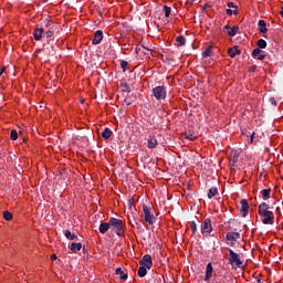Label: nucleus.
<instances>
[{
  "label": "nucleus",
  "mask_w": 283,
  "mask_h": 283,
  "mask_svg": "<svg viewBox=\"0 0 283 283\" xmlns=\"http://www.w3.org/2000/svg\"><path fill=\"white\" fill-rule=\"evenodd\" d=\"M151 92L156 101H165L167 98V88L165 86H156Z\"/></svg>",
  "instance_id": "nucleus-4"
},
{
  "label": "nucleus",
  "mask_w": 283,
  "mask_h": 283,
  "mask_svg": "<svg viewBox=\"0 0 283 283\" xmlns=\"http://www.w3.org/2000/svg\"><path fill=\"white\" fill-rule=\"evenodd\" d=\"M212 275H213V264L208 263L206 266L205 282H209Z\"/></svg>",
  "instance_id": "nucleus-12"
},
{
  "label": "nucleus",
  "mask_w": 283,
  "mask_h": 283,
  "mask_svg": "<svg viewBox=\"0 0 283 283\" xmlns=\"http://www.w3.org/2000/svg\"><path fill=\"white\" fill-rule=\"evenodd\" d=\"M261 195L263 197V200H269V198H271V188L269 189H263L261 191Z\"/></svg>",
  "instance_id": "nucleus-25"
},
{
  "label": "nucleus",
  "mask_w": 283,
  "mask_h": 283,
  "mask_svg": "<svg viewBox=\"0 0 283 283\" xmlns=\"http://www.w3.org/2000/svg\"><path fill=\"white\" fill-rule=\"evenodd\" d=\"M280 14L283 18V7L281 8Z\"/></svg>",
  "instance_id": "nucleus-46"
},
{
  "label": "nucleus",
  "mask_w": 283,
  "mask_h": 283,
  "mask_svg": "<svg viewBox=\"0 0 283 283\" xmlns=\"http://www.w3.org/2000/svg\"><path fill=\"white\" fill-rule=\"evenodd\" d=\"M147 147L148 149H156L158 147V139H156V137H150Z\"/></svg>",
  "instance_id": "nucleus-17"
},
{
  "label": "nucleus",
  "mask_w": 283,
  "mask_h": 283,
  "mask_svg": "<svg viewBox=\"0 0 283 283\" xmlns=\"http://www.w3.org/2000/svg\"><path fill=\"white\" fill-rule=\"evenodd\" d=\"M226 14H228V17H231L233 14V10L227 9L226 10Z\"/></svg>",
  "instance_id": "nucleus-40"
},
{
  "label": "nucleus",
  "mask_w": 283,
  "mask_h": 283,
  "mask_svg": "<svg viewBox=\"0 0 283 283\" xmlns=\"http://www.w3.org/2000/svg\"><path fill=\"white\" fill-rule=\"evenodd\" d=\"M136 52H137V54H138V52H140V49L136 48Z\"/></svg>",
  "instance_id": "nucleus-49"
},
{
  "label": "nucleus",
  "mask_w": 283,
  "mask_h": 283,
  "mask_svg": "<svg viewBox=\"0 0 283 283\" xmlns=\"http://www.w3.org/2000/svg\"><path fill=\"white\" fill-rule=\"evenodd\" d=\"M46 39H52V36H54V31L51 29V30H48L45 32V35H44Z\"/></svg>",
  "instance_id": "nucleus-35"
},
{
  "label": "nucleus",
  "mask_w": 283,
  "mask_h": 283,
  "mask_svg": "<svg viewBox=\"0 0 283 283\" xmlns=\"http://www.w3.org/2000/svg\"><path fill=\"white\" fill-rule=\"evenodd\" d=\"M228 262L232 269H242V259H240V254L235 253L231 248H228Z\"/></svg>",
  "instance_id": "nucleus-3"
},
{
  "label": "nucleus",
  "mask_w": 283,
  "mask_h": 283,
  "mask_svg": "<svg viewBox=\"0 0 283 283\" xmlns=\"http://www.w3.org/2000/svg\"><path fill=\"white\" fill-rule=\"evenodd\" d=\"M164 12H165V17H166V18L171 17V7H169V6H164Z\"/></svg>",
  "instance_id": "nucleus-30"
},
{
  "label": "nucleus",
  "mask_w": 283,
  "mask_h": 283,
  "mask_svg": "<svg viewBox=\"0 0 283 283\" xmlns=\"http://www.w3.org/2000/svg\"><path fill=\"white\" fill-rule=\"evenodd\" d=\"M213 231V227L211 226V219H205L201 223V233L203 235H209Z\"/></svg>",
  "instance_id": "nucleus-6"
},
{
  "label": "nucleus",
  "mask_w": 283,
  "mask_h": 283,
  "mask_svg": "<svg viewBox=\"0 0 283 283\" xmlns=\"http://www.w3.org/2000/svg\"><path fill=\"white\" fill-rule=\"evenodd\" d=\"M240 203H241L240 213L242 218H247V216H249V201L247 199H242Z\"/></svg>",
  "instance_id": "nucleus-9"
},
{
  "label": "nucleus",
  "mask_w": 283,
  "mask_h": 283,
  "mask_svg": "<svg viewBox=\"0 0 283 283\" xmlns=\"http://www.w3.org/2000/svg\"><path fill=\"white\" fill-rule=\"evenodd\" d=\"M103 41V32L97 30L94 34V39L92 40L93 45H98Z\"/></svg>",
  "instance_id": "nucleus-13"
},
{
  "label": "nucleus",
  "mask_w": 283,
  "mask_h": 283,
  "mask_svg": "<svg viewBox=\"0 0 283 283\" xmlns=\"http://www.w3.org/2000/svg\"><path fill=\"white\" fill-rule=\"evenodd\" d=\"M256 282H258V283H264V282H262V280H260V279H258Z\"/></svg>",
  "instance_id": "nucleus-47"
},
{
  "label": "nucleus",
  "mask_w": 283,
  "mask_h": 283,
  "mask_svg": "<svg viewBox=\"0 0 283 283\" xmlns=\"http://www.w3.org/2000/svg\"><path fill=\"white\" fill-rule=\"evenodd\" d=\"M214 196H218V188L217 187H212V188L209 189L208 199L211 200V198H214Z\"/></svg>",
  "instance_id": "nucleus-23"
},
{
  "label": "nucleus",
  "mask_w": 283,
  "mask_h": 283,
  "mask_svg": "<svg viewBox=\"0 0 283 283\" xmlns=\"http://www.w3.org/2000/svg\"><path fill=\"white\" fill-rule=\"evenodd\" d=\"M258 213L261 218H263L262 222L264 224H273L275 220V214H273V211L269 210V203L266 202L260 203Z\"/></svg>",
  "instance_id": "nucleus-1"
},
{
  "label": "nucleus",
  "mask_w": 283,
  "mask_h": 283,
  "mask_svg": "<svg viewBox=\"0 0 283 283\" xmlns=\"http://www.w3.org/2000/svg\"><path fill=\"white\" fill-rule=\"evenodd\" d=\"M111 230L119 235V238H123L125 235V222L120 219L111 218Z\"/></svg>",
  "instance_id": "nucleus-2"
},
{
  "label": "nucleus",
  "mask_w": 283,
  "mask_h": 283,
  "mask_svg": "<svg viewBox=\"0 0 283 283\" xmlns=\"http://www.w3.org/2000/svg\"><path fill=\"white\" fill-rule=\"evenodd\" d=\"M227 242H230V247H235V242L240 240V232H228L226 234Z\"/></svg>",
  "instance_id": "nucleus-7"
},
{
  "label": "nucleus",
  "mask_w": 283,
  "mask_h": 283,
  "mask_svg": "<svg viewBox=\"0 0 283 283\" xmlns=\"http://www.w3.org/2000/svg\"><path fill=\"white\" fill-rule=\"evenodd\" d=\"M139 264L140 266H144L146 269H151V266H154V261L151 260V255L145 254L139 261Z\"/></svg>",
  "instance_id": "nucleus-8"
},
{
  "label": "nucleus",
  "mask_w": 283,
  "mask_h": 283,
  "mask_svg": "<svg viewBox=\"0 0 283 283\" xmlns=\"http://www.w3.org/2000/svg\"><path fill=\"white\" fill-rule=\"evenodd\" d=\"M223 30H227L228 32L231 30V27L229 24L224 25Z\"/></svg>",
  "instance_id": "nucleus-41"
},
{
  "label": "nucleus",
  "mask_w": 283,
  "mask_h": 283,
  "mask_svg": "<svg viewBox=\"0 0 283 283\" xmlns=\"http://www.w3.org/2000/svg\"><path fill=\"white\" fill-rule=\"evenodd\" d=\"M3 218L7 220V222H10V220H12V213L10 211H4Z\"/></svg>",
  "instance_id": "nucleus-32"
},
{
  "label": "nucleus",
  "mask_w": 283,
  "mask_h": 283,
  "mask_svg": "<svg viewBox=\"0 0 283 283\" xmlns=\"http://www.w3.org/2000/svg\"><path fill=\"white\" fill-rule=\"evenodd\" d=\"M43 34H45V29L36 28L33 31V39H35V41H41V39H43Z\"/></svg>",
  "instance_id": "nucleus-10"
},
{
  "label": "nucleus",
  "mask_w": 283,
  "mask_h": 283,
  "mask_svg": "<svg viewBox=\"0 0 283 283\" xmlns=\"http://www.w3.org/2000/svg\"><path fill=\"white\" fill-rule=\"evenodd\" d=\"M262 49H254L252 51L253 59H258V61H264L266 59V54H261Z\"/></svg>",
  "instance_id": "nucleus-11"
},
{
  "label": "nucleus",
  "mask_w": 283,
  "mask_h": 283,
  "mask_svg": "<svg viewBox=\"0 0 283 283\" xmlns=\"http://www.w3.org/2000/svg\"><path fill=\"white\" fill-rule=\"evenodd\" d=\"M71 251L73 253H76L77 251H81V249H83V244L82 243H72L70 247Z\"/></svg>",
  "instance_id": "nucleus-21"
},
{
  "label": "nucleus",
  "mask_w": 283,
  "mask_h": 283,
  "mask_svg": "<svg viewBox=\"0 0 283 283\" xmlns=\"http://www.w3.org/2000/svg\"><path fill=\"white\" fill-rule=\"evenodd\" d=\"M258 25H259V32L261 33V34H266V32H269V29L266 28V21H264V20H260L259 21V23H258Z\"/></svg>",
  "instance_id": "nucleus-16"
},
{
  "label": "nucleus",
  "mask_w": 283,
  "mask_h": 283,
  "mask_svg": "<svg viewBox=\"0 0 283 283\" xmlns=\"http://www.w3.org/2000/svg\"><path fill=\"white\" fill-rule=\"evenodd\" d=\"M184 137L187 139V140H196V135L191 134V133H185L184 134Z\"/></svg>",
  "instance_id": "nucleus-31"
},
{
  "label": "nucleus",
  "mask_w": 283,
  "mask_h": 283,
  "mask_svg": "<svg viewBox=\"0 0 283 283\" xmlns=\"http://www.w3.org/2000/svg\"><path fill=\"white\" fill-rule=\"evenodd\" d=\"M207 8H211L209 4L203 6V10H207Z\"/></svg>",
  "instance_id": "nucleus-45"
},
{
  "label": "nucleus",
  "mask_w": 283,
  "mask_h": 283,
  "mask_svg": "<svg viewBox=\"0 0 283 283\" xmlns=\"http://www.w3.org/2000/svg\"><path fill=\"white\" fill-rule=\"evenodd\" d=\"M176 41H177L178 45H186V43H187V39H185L184 35L177 36Z\"/></svg>",
  "instance_id": "nucleus-29"
},
{
  "label": "nucleus",
  "mask_w": 283,
  "mask_h": 283,
  "mask_svg": "<svg viewBox=\"0 0 283 283\" xmlns=\"http://www.w3.org/2000/svg\"><path fill=\"white\" fill-rule=\"evenodd\" d=\"M237 160H238V158H237V157H234V158H233V163H237Z\"/></svg>",
  "instance_id": "nucleus-50"
},
{
  "label": "nucleus",
  "mask_w": 283,
  "mask_h": 283,
  "mask_svg": "<svg viewBox=\"0 0 283 283\" xmlns=\"http://www.w3.org/2000/svg\"><path fill=\"white\" fill-rule=\"evenodd\" d=\"M190 228L192 229V233H198V224H196V221L190 222Z\"/></svg>",
  "instance_id": "nucleus-34"
},
{
  "label": "nucleus",
  "mask_w": 283,
  "mask_h": 283,
  "mask_svg": "<svg viewBox=\"0 0 283 283\" xmlns=\"http://www.w3.org/2000/svg\"><path fill=\"white\" fill-rule=\"evenodd\" d=\"M256 45L259 50H265L266 48V41L264 39H260L258 42H256Z\"/></svg>",
  "instance_id": "nucleus-26"
},
{
  "label": "nucleus",
  "mask_w": 283,
  "mask_h": 283,
  "mask_svg": "<svg viewBox=\"0 0 283 283\" xmlns=\"http://www.w3.org/2000/svg\"><path fill=\"white\" fill-rule=\"evenodd\" d=\"M112 129L109 128H105L103 132H102V138H104V140H109L112 138Z\"/></svg>",
  "instance_id": "nucleus-19"
},
{
  "label": "nucleus",
  "mask_w": 283,
  "mask_h": 283,
  "mask_svg": "<svg viewBox=\"0 0 283 283\" xmlns=\"http://www.w3.org/2000/svg\"><path fill=\"white\" fill-rule=\"evenodd\" d=\"M115 273L116 275H119V280H122V282H125V280L128 277L127 273H125L122 268H117Z\"/></svg>",
  "instance_id": "nucleus-18"
},
{
  "label": "nucleus",
  "mask_w": 283,
  "mask_h": 283,
  "mask_svg": "<svg viewBox=\"0 0 283 283\" xmlns=\"http://www.w3.org/2000/svg\"><path fill=\"white\" fill-rule=\"evenodd\" d=\"M109 229H112V226L111 221L108 220V222H102L99 224L98 231L99 233L105 234L107 231H109Z\"/></svg>",
  "instance_id": "nucleus-14"
},
{
  "label": "nucleus",
  "mask_w": 283,
  "mask_h": 283,
  "mask_svg": "<svg viewBox=\"0 0 283 283\" xmlns=\"http://www.w3.org/2000/svg\"><path fill=\"white\" fill-rule=\"evenodd\" d=\"M253 136H255V133H253V134L251 135V140H253Z\"/></svg>",
  "instance_id": "nucleus-48"
},
{
  "label": "nucleus",
  "mask_w": 283,
  "mask_h": 283,
  "mask_svg": "<svg viewBox=\"0 0 283 283\" xmlns=\"http://www.w3.org/2000/svg\"><path fill=\"white\" fill-rule=\"evenodd\" d=\"M227 6H228V8L238 9V6H235V3H233V2H228Z\"/></svg>",
  "instance_id": "nucleus-38"
},
{
  "label": "nucleus",
  "mask_w": 283,
  "mask_h": 283,
  "mask_svg": "<svg viewBox=\"0 0 283 283\" xmlns=\"http://www.w3.org/2000/svg\"><path fill=\"white\" fill-rule=\"evenodd\" d=\"M239 31H240V27L234 25L230 28V30L228 31V36H235V34H238Z\"/></svg>",
  "instance_id": "nucleus-22"
},
{
  "label": "nucleus",
  "mask_w": 283,
  "mask_h": 283,
  "mask_svg": "<svg viewBox=\"0 0 283 283\" xmlns=\"http://www.w3.org/2000/svg\"><path fill=\"white\" fill-rule=\"evenodd\" d=\"M137 275H139L140 277H145V275H147V268L145 266H139Z\"/></svg>",
  "instance_id": "nucleus-28"
},
{
  "label": "nucleus",
  "mask_w": 283,
  "mask_h": 283,
  "mask_svg": "<svg viewBox=\"0 0 283 283\" xmlns=\"http://www.w3.org/2000/svg\"><path fill=\"white\" fill-rule=\"evenodd\" d=\"M64 235L67 240H78V235L75 233L72 234V231L65 230Z\"/></svg>",
  "instance_id": "nucleus-20"
},
{
  "label": "nucleus",
  "mask_w": 283,
  "mask_h": 283,
  "mask_svg": "<svg viewBox=\"0 0 283 283\" xmlns=\"http://www.w3.org/2000/svg\"><path fill=\"white\" fill-rule=\"evenodd\" d=\"M228 54H229L230 59H235V55L242 54V51L240 49H238V46L229 48Z\"/></svg>",
  "instance_id": "nucleus-15"
},
{
  "label": "nucleus",
  "mask_w": 283,
  "mask_h": 283,
  "mask_svg": "<svg viewBox=\"0 0 283 283\" xmlns=\"http://www.w3.org/2000/svg\"><path fill=\"white\" fill-rule=\"evenodd\" d=\"M144 50H147L149 52V49H147L146 46H143Z\"/></svg>",
  "instance_id": "nucleus-51"
},
{
  "label": "nucleus",
  "mask_w": 283,
  "mask_h": 283,
  "mask_svg": "<svg viewBox=\"0 0 283 283\" xmlns=\"http://www.w3.org/2000/svg\"><path fill=\"white\" fill-rule=\"evenodd\" d=\"M212 52H213V49L211 48V45L207 46L206 50L202 52L203 59L211 56Z\"/></svg>",
  "instance_id": "nucleus-24"
},
{
  "label": "nucleus",
  "mask_w": 283,
  "mask_h": 283,
  "mask_svg": "<svg viewBox=\"0 0 283 283\" xmlns=\"http://www.w3.org/2000/svg\"><path fill=\"white\" fill-rule=\"evenodd\" d=\"M145 222H148V224H154L156 222V217L151 214V208L147 207L146 205H143L142 207Z\"/></svg>",
  "instance_id": "nucleus-5"
},
{
  "label": "nucleus",
  "mask_w": 283,
  "mask_h": 283,
  "mask_svg": "<svg viewBox=\"0 0 283 283\" xmlns=\"http://www.w3.org/2000/svg\"><path fill=\"white\" fill-rule=\"evenodd\" d=\"M10 138L11 140H17V138H19V133L17 129L11 130Z\"/></svg>",
  "instance_id": "nucleus-33"
},
{
  "label": "nucleus",
  "mask_w": 283,
  "mask_h": 283,
  "mask_svg": "<svg viewBox=\"0 0 283 283\" xmlns=\"http://www.w3.org/2000/svg\"><path fill=\"white\" fill-rule=\"evenodd\" d=\"M120 90L122 92H127V93L132 92V87L126 82L120 83Z\"/></svg>",
  "instance_id": "nucleus-27"
},
{
  "label": "nucleus",
  "mask_w": 283,
  "mask_h": 283,
  "mask_svg": "<svg viewBox=\"0 0 283 283\" xmlns=\"http://www.w3.org/2000/svg\"><path fill=\"white\" fill-rule=\"evenodd\" d=\"M270 103H271V105H277V102L275 101V97H271L270 98Z\"/></svg>",
  "instance_id": "nucleus-39"
},
{
  "label": "nucleus",
  "mask_w": 283,
  "mask_h": 283,
  "mask_svg": "<svg viewBox=\"0 0 283 283\" xmlns=\"http://www.w3.org/2000/svg\"><path fill=\"white\" fill-rule=\"evenodd\" d=\"M232 14H239L238 8L232 11Z\"/></svg>",
  "instance_id": "nucleus-42"
},
{
  "label": "nucleus",
  "mask_w": 283,
  "mask_h": 283,
  "mask_svg": "<svg viewBox=\"0 0 283 283\" xmlns=\"http://www.w3.org/2000/svg\"><path fill=\"white\" fill-rule=\"evenodd\" d=\"M52 20H48V19H45L44 20V28H50V30H52Z\"/></svg>",
  "instance_id": "nucleus-36"
},
{
  "label": "nucleus",
  "mask_w": 283,
  "mask_h": 283,
  "mask_svg": "<svg viewBox=\"0 0 283 283\" xmlns=\"http://www.w3.org/2000/svg\"><path fill=\"white\" fill-rule=\"evenodd\" d=\"M51 260H56V254H51Z\"/></svg>",
  "instance_id": "nucleus-44"
},
{
  "label": "nucleus",
  "mask_w": 283,
  "mask_h": 283,
  "mask_svg": "<svg viewBox=\"0 0 283 283\" xmlns=\"http://www.w3.org/2000/svg\"><path fill=\"white\" fill-rule=\"evenodd\" d=\"M256 70V66H251L250 72H254Z\"/></svg>",
  "instance_id": "nucleus-43"
},
{
  "label": "nucleus",
  "mask_w": 283,
  "mask_h": 283,
  "mask_svg": "<svg viewBox=\"0 0 283 283\" xmlns=\"http://www.w3.org/2000/svg\"><path fill=\"white\" fill-rule=\"evenodd\" d=\"M127 65H128L127 61L120 62V67H122L123 72H127Z\"/></svg>",
  "instance_id": "nucleus-37"
}]
</instances>
